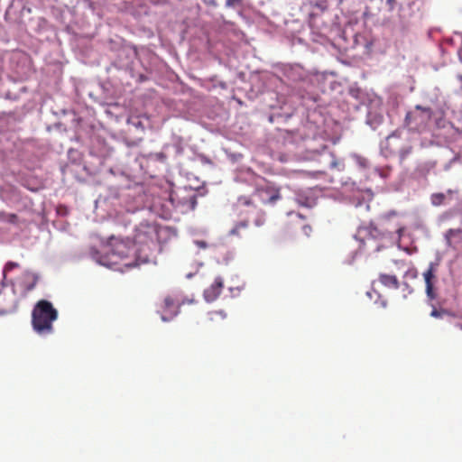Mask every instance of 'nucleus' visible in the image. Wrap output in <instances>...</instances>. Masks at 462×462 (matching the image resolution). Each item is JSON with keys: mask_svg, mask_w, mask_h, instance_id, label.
I'll list each match as a JSON object with an SVG mask.
<instances>
[{"mask_svg": "<svg viewBox=\"0 0 462 462\" xmlns=\"http://www.w3.org/2000/svg\"><path fill=\"white\" fill-rule=\"evenodd\" d=\"M107 256L112 264L123 263L126 267L138 264L137 248L130 239H112Z\"/></svg>", "mask_w": 462, "mask_h": 462, "instance_id": "nucleus-1", "label": "nucleus"}, {"mask_svg": "<svg viewBox=\"0 0 462 462\" xmlns=\"http://www.w3.org/2000/svg\"><path fill=\"white\" fill-rule=\"evenodd\" d=\"M189 200H190L191 208H194V207L197 203L196 196L195 195L191 196Z\"/></svg>", "mask_w": 462, "mask_h": 462, "instance_id": "nucleus-21", "label": "nucleus"}, {"mask_svg": "<svg viewBox=\"0 0 462 462\" xmlns=\"http://www.w3.org/2000/svg\"><path fill=\"white\" fill-rule=\"evenodd\" d=\"M23 287L25 289V291H32L36 283L38 282V275L32 273V272H29V271H26L23 273Z\"/></svg>", "mask_w": 462, "mask_h": 462, "instance_id": "nucleus-10", "label": "nucleus"}, {"mask_svg": "<svg viewBox=\"0 0 462 462\" xmlns=\"http://www.w3.org/2000/svg\"><path fill=\"white\" fill-rule=\"evenodd\" d=\"M180 304L181 302L178 298L171 295L166 296L162 305V319L168 321L175 317L179 312Z\"/></svg>", "mask_w": 462, "mask_h": 462, "instance_id": "nucleus-6", "label": "nucleus"}, {"mask_svg": "<svg viewBox=\"0 0 462 462\" xmlns=\"http://www.w3.org/2000/svg\"><path fill=\"white\" fill-rule=\"evenodd\" d=\"M224 287L223 279L217 277L214 282L204 291V298L208 302L214 301L221 293Z\"/></svg>", "mask_w": 462, "mask_h": 462, "instance_id": "nucleus-8", "label": "nucleus"}, {"mask_svg": "<svg viewBox=\"0 0 462 462\" xmlns=\"http://www.w3.org/2000/svg\"><path fill=\"white\" fill-rule=\"evenodd\" d=\"M333 181H334L333 180V177H331L329 180H328V182H331L332 183Z\"/></svg>", "mask_w": 462, "mask_h": 462, "instance_id": "nucleus-27", "label": "nucleus"}, {"mask_svg": "<svg viewBox=\"0 0 462 462\" xmlns=\"http://www.w3.org/2000/svg\"><path fill=\"white\" fill-rule=\"evenodd\" d=\"M158 237V226L153 224L141 223L135 230L134 243L148 245L153 243Z\"/></svg>", "mask_w": 462, "mask_h": 462, "instance_id": "nucleus-5", "label": "nucleus"}, {"mask_svg": "<svg viewBox=\"0 0 462 462\" xmlns=\"http://www.w3.org/2000/svg\"><path fill=\"white\" fill-rule=\"evenodd\" d=\"M302 231L307 236H310V233L312 232V227L310 226H304L302 227Z\"/></svg>", "mask_w": 462, "mask_h": 462, "instance_id": "nucleus-19", "label": "nucleus"}, {"mask_svg": "<svg viewBox=\"0 0 462 462\" xmlns=\"http://www.w3.org/2000/svg\"><path fill=\"white\" fill-rule=\"evenodd\" d=\"M333 125H334V126H335L337 129L339 127V126H338V125H337V123H334Z\"/></svg>", "mask_w": 462, "mask_h": 462, "instance_id": "nucleus-28", "label": "nucleus"}, {"mask_svg": "<svg viewBox=\"0 0 462 462\" xmlns=\"http://www.w3.org/2000/svg\"><path fill=\"white\" fill-rule=\"evenodd\" d=\"M436 267L437 265L435 263H430L428 270L423 273L426 283V293L430 300H434L437 296L433 287L434 280L436 279Z\"/></svg>", "mask_w": 462, "mask_h": 462, "instance_id": "nucleus-7", "label": "nucleus"}, {"mask_svg": "<svg viewBox=\"0 0 462 462\" xmlns=\"http://www.w3.org/2000/svg\"><path fill=\"white\" fill-rule=\"evenodd\" d=\"M393 137H395V134H393L392 135H390V136L388 137V139H392V138H393Z\"/></svg>", "mask_w": 462, "mask_h": 462, "instance_id": "nucleus-26", "label": "nucleus"}, {"mask_svg": "<svg viewBox=\"0 0 462 462\" xmlns=\"http://www.w3.org/2000/svg\"><path fill=\"white\" fill-rule=\"evenodd\" d=\"M19 267V263L14 262H8L5 266V272L12 271L14 268Z\"/></svg>", "mask_w": 462, "mask_h": 462, "instance_id": "nucleus-16", "label": "nucleus"}, {"mask_svg": "<svg viewBox=\"0 0 462 462\" xmlns=\"http://www.w3.org/2000/svg\"><path fill=\"white\" fill-rule=\"evenodd\" d=\"M199 245L201 247H205V246H206L205 242H199Z\"/></svg>", "mask_w": 462, "mask_h": 462, "instance_id": "nucleus-24", "label": "nucleus"}, {"mask_svg": "<svg viewBox=\"0 0 462 462\" xmlns=\"http://www.w3.org/2000/svg\"><path fill=\"white\" fill-rule=\"evenodd\" d=\"M337 134V131H335L332 134H327L326 131H324V134L327 138L334 139L336 137V134Z\"/></svg>", "mask_w": 462, "mask_h": 462, "instance_id": "nucleus-20", "label": "nucleus"}, {"mask_svg": "<svg viewBox=\"0 0 462 462\" xmlns=\"http://www.w3.org/2000/svg\"><path fill=\"white\" fill-rule=\"evenodd\" d=\"M226 318V314L222 311H211L208 313V320L216 321V320H224Z\"/></svg>", "mask_w": 462, "mask_h": 462, "instance_id": "nucleus-15", "label": "nucleus"}, {"mask_svg": "<svg viewBox=\"0 0 462 462\" xmlns=\"http://www.w3.org/2000/svg\"><path fill=\"white\" fill-rule=\"evenodd\" d=\"M58 319V311L51 302L46 300H39L32 312V325L39 334L52 332V323Z\"/></svg>", "mask_w": 462, "mask_h": 462, "instance_id": "nucleus-2", "label": "nucleus"}, {"mask_svg": "<svg viewBox=\"0 0 462 462\" xmlns=\"http://www.w3.org/2000/svg\"><path fill=\"white\" fill-rule=\"evenodd\" d=\"M445 312V310H439L437 309H433L432 311L430 312V316L433 317V318H441L442 317V314Z\"/></svg>", "mask_w": 462, "mask_h": 462, "instance_id": "nucleus-17", "label": "nucleus"}, {"mask_svg": "<svg viewBox=\"0 0 462 462\" xmlns=\"http://www.w3.org/2000/svg\"><path fill=\"white\" fill-rule=\"evenodd\" d=\"M255 195L258 196L263 203H273L280 199L279 191L273 190L268 187L257 189Z\"/></svg>", "mask_w": 462, "mask_h": 462, "instance_id": "nucleus-9", "label": "nucleus"}, {"mask_svg": "<svg viewBox=\"0 0 462 462\" xmlns=\"http://www.w3.org/2000/svg\"><path fill=\"white\" fill-rule=\"evenodd\" d=\"M412 152V146L411 144H407L401 148L399 151V159L400 162H402L405 161L409 155H411Z\"/></svg>", "mask_w": 462, "mask_h": 462, "instance_id": "nucleus-14", "label": "nucleus"}, {"mask_svg": "<svg viewBox=\"0 0 462 462\" xmlns=\"http://www.w3.org/2000/svg\"><path fill=\"white\" fill-rule=\"evenodd\" d=\"M433 111L430 107H424L420 105L406 114L404 124L411 131L424 132L428 129L431 121Z\"/></svg>", "mask_w": 462, "mask_h": 462, "instance_id": "nucleus-3", "label": "nucleus"}, {"mask_svg": "<svg viewBox=\"0 0 462 462\" xmlns=\"http://www.w3.org/2000/svg\"><path fill=\"white\" fill-rule=\"evenodd\" d=\"M241 1L242 0H226V7H234V6L237 5H240Z\"/></svg>", "mask_w": 462, "mask_h": 462, "instance_id": "nucleus-18", "label": "nucleus"}, {"mask_svg": "<svg viewBox=\"0 0 462 462\" xmlns=\"http://www.w3.org/2000/svg\"><path fill=\"white\" fill-rule=\"evenodd\" d=\"M411 276H412V277H416V272H413V273H412V275H411Z\"/></svg>", "mask_w": 462, "mask_h": 462, "instance_id": "nucleus-29", "label": "nucleus"}, {"mask_svg": "<svg viewBox=\"0 0 462 462\" xmlns=\"http://www.w3.org/2000/svg\"><path fill=\"white\" fill-rule=\"evenodd\" d=\"M447 195L441 192L433 193L430 196V202L433 206L439 207L445 203Z\"/></svg>", "mask_w": 462, "mask_h": 462, "instance_id": "nucleus-12", "label": "nucleus"}, {"mask_svg": "<svg viewBox=\"0 0 462 462\" xmlns=\"http://www.w3.org/2000/svg\"><path fill=\"white\" fill-rule=\"evenodd\" d=\"M319 165L321 166V170H319V180L323 179L324 180H327L329 175L328 171H332V173H339L344 170V163L336 158L333 153L327 151L326 148L319 151Z\"/></svg>", "mask_w": 462, "mask_h": 462, "instance_id": "nucleus-4", "label": "nucleus"}, {"mask_svg": "<svg viewBox=\"0 0 462 462\" xmlns=\"http://www.w3.org/2000/svg\"><path fill=\"white\" fill-rule=\"evenodd\" d=\"M402 226H398L396 229H395V232L398 233L399 235H401V233L402 232Z\"/></svg>", "mask_w": 462, "mask_h": 462, "instance_id": "nucleus-22", "label": "nucleus"}, {"mask_svg": "<svg viewBox=\"0 0 462 462\" xmlns=\"http://www.w3.org/2000/svg\"><path fill=\"white\" fill-rule=\"evenodd\" d=\"M457 191H456V190L448 189V190L447 191V194H448V195H452V194L457 193Z\"/></svg>", "mask_w": 462, "mask_h": 462, "instance_id": "nucleus-23", "label": "nucleus"}, {"mask_svg": "<svg viewBox=\"0 0 462 462\" xmlns=\"http://www.w3.org/2000/svg\"><path fill=\"white\" fill-rule=\"evenodd\" d=\"M379 281L383 285L391 289L399 288V281L395 275L382 273L379 275Z\"/></svg>", "mask_w": 462, "mask_h": 462, "instance_id": "nucleus-11", "label": "nucleus"}, {"mask_svg": "<svg viewBox=\"0 0 462 462\" xmlns=\"http://www.w3.org/2000/svg\"><path fill=\"white\" fill-rule=\"evenodd\" d=\"M313 19H314V16H313V15H311V16H310V24L312 23V20H313Z\"/></svg>", "mask_w": 462, "mask_h": 462, "instance_id": "nucleus-25", "label": "nucleus"}, {"mask_svg": "<svg viewBox=\"0 0 462 462\" xmlns=\"http://www.w3.org/2000/svg\"><path fill=\"white\" fill-rule=\"evenodd\" d=\"M248 228V221H241L236 224L229 232L231 236H240L242 230H246Z\"/></svg>", "mask_w": 462, "mask_h": 462, "instance_id": "nucleus-13", "label": "nucleus"}]
</instances>
